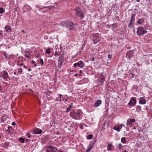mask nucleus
Returning <instances> with one entry per match:
<instances>
[{
	"label": "nucleus",
	"instance_id": "0e129e2a",
	"mask_svg": "<svg viewBox=\"0 0 152 152\" xmlns=\"http://www.w3.org/2000/svg\"><path fill=\"white\" fill-rule=\"evenodd\" d=\"M79 75L81 76V75H80V74H79Z\"/></svg>",
	"mask_w": 152,
	"mask_h": 152
},
{
	"label": "nucleus",
	"instance_id": "f03ea898",
	"mask_svg": "<svg viewBox=\"0 0 152 152\" xmlns=\"http://www.w3.org/2000/svg\"><path fill=\"white\" fill-rule=\"evenodd\" d=\"M135 17V14L133 13H132L130 19L128 24V28L130 29L134 27Z\"/></svg>",
	"mask_w": 152,
	"mask_h": 152
},
{
	"label": "nucleus",
	"instance_id": "ddd939ff",
	"mask_svg": "<svg viewBox=\"0 0 152 152\" xmlns=\"http://www.w3.org/2000/svg\"><path fill=\"white\" fill-rule=\"evenodd\" d=\"M138 24L142 25L144 23V19L143 18H142L139 19L137 22Z\"/></svg>",
	"mask_w": 152,
	"mask_h": 152
},
{
	"label": "nucleus",
	"instance_id": "37998d69",
	"mask_svg": "<svg viewBox=\"0 0 152 152\" xmlns=\"http://www.w3.org/2000/svg\"><path fill=\"white\" fill-rule=\"evenodd\" d=\"M12 125H15V122H13L12 123Z\"/></svg>",
	"mask_w": 152,
	"mask_h": 152
},
{
	"label": "nucleus",
	"instance_id": "13d9d810",
	"mask_svg": "<svg viewBox=\"0 0 152 152\" xmlns=\"http://www.w3.org/2000/svg\"><path fill=\"white\" fill-rule=\"evenodd\" d=\"M25 7H30L28 6H25Z\"/></svg>",
	"mask_w": 152,
	"mask_h": 152
},
{
	"label": "nucleus",
	"instance_id": "e2e57ef3",
	"mask_svg": "<svg viewBox=\"0 0 152 152\" xmlns=\"http://www.w3.org/2000/svg\"><path fill=\"white\" fill-rule=\"evenodd\" d=\"M92 61H94V59H92Z\"/></svg>",
	"mask_w": 152,
	"mask_h": 152
},
{
	"label": "nucleus",
	"instance_id": "c03bdc74",
	"mask_svg": "<svg viewBox=\"0 0 152 152\" xmlns=\"http://www.w3.org/2000/svg\"><path fill=\"white\" fill-rule=\"evenodd\" d=\"M24 34H25V31L24 30H22L21 31Z\"/></svg>",
	"mask_w": 152,
	"mask_h": 152
},
{
	"label": "nucleus",
	"instance_id": "0eeeda50",
	"mask_svg": "<svg viewBox=\"0 0 152 152\" xmlns=\"http://www.w3.org/2000/svg\"><path fill=\"white\" fill-rule=\"evenodd\" d=\"M1 77L5 80H6L9 78L8 73L7 71H4L1 73Z\"/></svg>",
	"mask_w": 152,
	"mask_h": 152
},
{
	"label": "nucleus",
	"instance_id": "a211bd4d",
	"mask_svg": "<svg viewBox=\"0 0 152 152\" xmlns=\"http://www.w3.org/2000/svg\"><path fill=\"white\" fill-rule=\"evenodd\" d=\"M135 121V120L134 119H130L129 121V120L127 121V125L131 124L132 122H134Z\"/></svg>",
	"mask_w": 152,
	"mask_h": 152
},
{
	"label": "nucleus",
	"instance_id": "338daca9",
	"mask_svg": "<svg viewBox=\"0 0 152 152\" xmlns=\"http://www.w3.org/2000/svg\"><path fill=\"white\" fill-rule=\"evenodd\" d=\"M65 96H67V95H65Z\"/></svg>",
	"mask_w": 152,
	"mask_h": 152
},
{
	"label": "nucleus",
	"instance_id": "7c9ffc66",
	"mask_svg": "<svg viewBox=\"0 0 152 152\" xmlns=\"http://www.w3.org/2000/svg\"><path fill=\"white\" fill-rule=\"evenodd\" d=\"M4 9L2 8H0V13H2L4 12Z\"/></svg>",
	"mask_w": 152,
	"mask_h": 152
},
{
	"label": "nucleus",
	"instance_id": "c9c22d12",
	"mask_svg": "<svg viewBox=\"0 0 152 152\" xmlns=\"http://www.w3.org/2000/svg\"><path fill=\"white\" fill-rule=\"evenodd\" d=\"M70 110V108L69 107H68L67 108V110L66 111V112H68L69 110Z\"/></svg>",
	"mask_w": 152,
	"mask_h": 152
},
{
	"label": "nucleus",
	"instance_id": "c756f323",
	"mask_svg": "<svg viewBox=\"0 0 152 152\" xmlns=\"http://www.w3.org/2000/svg\"><path fill=\"white\" fill-rule=\"evenodd\" d=\"M18 72L20 73V74H21L22 72L23 69L21 68H19L18 69Z\"/></svg>",
	"mask_w": 152,
	"mask_h": 152
},
{
	"label": "nucleus",
	"instance_id": "5701e85b",
	"mask_svg": "<svg viewBox=\"0 0 152 152\" xmlns=\"http://www.w3.org/2000/svg\"><path fill=\"white\" fill-rule=\"evenodd\" d=\"M104 77L103 76V75H101L100 77V81L102 83L104 81Z\"/></svg>",
	"mask_w": 152,
	"mask_h": 152
},
{
	"label": "nucleus",
	"instance_id": "7ed1b4c3",
	"mask_svg": "<svg viewBox=\"0 0 152 152\" xmlns=\"http://www.w3.org/2000/svg\"><path fill=\"white\" fill-rule=\"evenodd\" d=\"M147 32L146 29L143 27L139 26L137 28V34L139 36H143V34H146Z\"/></svg>",
	"mask_w": 152,
	"mask_h": 152
},
{
	"label": "nucleus",
	"instance_id": "e433bc0d",
	"mask_svg": "<svg viewBox=\"0 0 152 152\" xmlns=\"http://www.w3.org/2000/svg\"><path fill=\"white\" fill-rule=\"evenodd\" d=\"M108 57L109 58V59H110L112 58V56L110 55H108Z\"/></svg>",
	"mask_w": 152,
	"mask_h": 152
},
{
	"label": "nucleus",
	"instance_id": "1a4fd4ad",
	"mask_svg": "<svg viewBox=\"0 0 152 152\" xmlns=\"http://www.w3.org/2000/svg\"><path fill=\"white\" fill-rule=\"evenodd\" d=\"M136 99L132 98L128 103V104L130 106L132 107L136 104Z\"/></svg>",
	"mask_w": 152,
	"mask_h": 152
},
{
	"label": "nucleus",
	"instance_id": "6e6552de",
	"mask_svg": "<svg viewBox=\"0 0 152 152\" xmlns=\"http://www.w3.org/2000/svg\"><path fill=\"white\" fill-rule=\"evenodd\" d=\"M133 53V52L132 50L127 51L126 53V57L127 58V59H129L130 60L132 58Z\"/></svg>",
	"mask_w": 152,
	"mask_h": 152
},
{
	"label": "nucleus",
	"instance_id": "f8f14e48",
	"mask_svg": "<svg viewBox=\"0 0 152 152\" xmlns=\"http://www.w3.org/2000/svg\"><path fill=\"white\" fill-rule=\"evenodd\" d=\"M33 132L34 134H40L42 133V131L40 129L37 128L33 131Z\"/></svg>",
	"mask_w": 152,
	"mask_h": 152
},
{
	"label": "nucleus",
	"instance_id": "6ab92c4d",
	"mask_svg": "<svg viewBox=\"0 0 152 152\" xmlns=\"http://www.w3.org/2000/svg\"><path fill=\"white\" fill-rule=\"evenodd\" d=\"M113 147L112 145L111 144H109L107 146V150L108 151H112V147Z\"/></svg>",
	"mask_w": 152,
	"mask_h": 152
},
{
	"label": "nucleus",
	"instance_id": "a19ab883",
	"mask_svg": "<svg viewBox=\"0 0 152 152\" xmlns=\"http://www.w3.org/2000/svg\"><path fill=\"white\" fill-rule=\"evenodd\" d=\"M77 66V63H75L74 64V66L75 67H76Z\"/></svg>",
	"mask_w": 152,
	"mask_h": 152
},
{
	"label": "nucleus",
	"instance_id": "bf43d9fd",
	"mask_svg": "<svg viewBox=\"0 0 152 152\" xmlns=\"http://www.w3.org/2000/svg\"><path fill=\"white\" fill-rule=\"evenodd\" d=\"M28 139H27L26 140V142L28 141Z\"/></svg>",
	"mask_w": 152,
	"mask_h": 152
},
{
	"label": "nucleus",
	"instance_id": "cd10ccee",
	"mask_svg": "<svg viewBox=\"0 0 152 152\" xmlns=\"http://www.w3.org/2000/svg\"><path fill=\"white\" fill-rule=\"evenodd\" d=\"M19 140L21 143H23L24 142L25 140L24 139L20 137L19 138Z\"/></svg>",
	"mask_w": 152,
	"mask_h": 152
},
{
	"label": "nucleus",
	"instance_id": "8fccbe9b",
	"mask_svg": "<svg viewBox=\"0 0 152 152\" xmlns=\"http://www.w3.org/2000/svg\"><path fill=\"white\" fill-rule=\"evenodd\" d=\"M23 67H24V68H25V69H26V68H27V66H25V65H24V66H23Z\"/></svg>",
	"mask_w": 152,
	"mask_h": 152
},
{
	"label": "nucleus",
	"instance_id": "052dcab7",
	"mask_svg": "<svg viewBox=\"0 0 152 152\" xmlns=\"http://www.w3.org/2000/svg\"><path fill=\"white\" fill-rule=\"evenodd\" d=\"M80 72L81 73L82 72V71H80Z\"/></svg>",
	"mask_w": 152,
	"mask_h": 152
},
{
	"label": "nucleus",
	"instance_id": "de8ad7c7",
	"mask_svg": "<svg viewBox=\"0 0 152 152\" xmlns=\"http://www.w3.org/2000/svg\"><path fill=\"white\" fill-rule=\"evenodd\" d=\"M34 65L35 66V67H36L37 66V65L36 63H35V64H34Z\"/></svg>",
	"mask_w": 152,
	"mask_h": 152
},
{
	"label": "nucleus",
	"instance_id": "473e14b6",
	"mask_svg": "<svg viewBox=\"0 0 152 152\" xmlns=\"http://www.w3.org/2000/svg\"><path fill=\"white\" fill-rule=\"evenodd\" d=\"M40 63L42 65L44 63L42 59L41 58L40 59Z\"/></svg>",
	"mask_w": 152,
	"mask_h": 152
},
{
	"label": "nucleus",
	"instance_id": "a878e982",
	"mask_svg": "<svg viewBox=\"0 0 152 152\" xmlns=\"http://www.w3.org/2000/svg\"><path fill=\"white\" fill-rule=\"evenodd\" d=\"M93 136L92 134H89L88 135L87 137L88 139H90L92 138Z\"/></svg>",
	"mask_w": 152,
	"mask_h": 152
},
{
	"label": "nucleus",
	"instance_id": "4c0bfd02",
	"mask_svg": "<svg viewBox=\"0 0 152 152\" xmlns=\"http://www.w3.org/2000/svg\"><path fill=\"white\" fill-rule=\"evenodd\" d=\"M134 75L133 74H131V78H133L134 77Z\"/></svg>",
	"mask_w": 152,
	"mask_h": 152
},
{
	"label": "nucleus",
	"instance_id": "680f3d73",
	"mask_svg": "<svg viewBox=\"0 0 152 152\" xmlns=\"http://www.w3.org/2000/svg\"><path fill=\"white\" fill-rule=\"evenodd\" d=\"M36 7H37V8H38V6H37H37H36Z\"/></svg>",
	"mask_w": 152,
	"mask_h": 152
},
{
	"label": "nucleus",
	"instance_id": "423d86ee",
	"mask_svg": "<svg viewBox=\"0 0 152 152\" xmlns=\"http://www.w3.org/2000/svg\"><path fill=\"white\" fill-rule=\"evenodd\" d=\"M80 113L78 112L77 113H70L71 116L72 117V118L75 119H79L80 118Z\"/></svg>",
	"mask_w": 152,
	"mask_h": 152
},
{
	"label": "nucleus",
	"instance_id": "c85d7f7f",
	"mask_svg": "<svg viewBox=\"0 0 152 152\" xmlns=\"http://www.w3.org/2000/svg\"><path fill=\"white\" fill-rule=\"evenodd\" d=\"M60 55V54L59 52H57V51L55 52V54H54V55L55 56H59Z\"/></svg>",
	"mask_w": 152,
	"mask_h": 152
},
{
	"label": "nucleus",
	"instance_id": "72a5a7b5",
	"mask_svg": "<svg viewBox=\"0 0 152 152\" xmlns=\"http://www.w3.org/2000/svg\"><path fill=\"white\" fill-rule=\"evenodd\" d=\"M4 55L5 56V57L7 58L9 57V56L6 53H4Z\"/></svg>",
	"mask_w": 152,
	"mask_h": 152
},
{
	"label": "nucleus",
	"instance_id": "6e6d98bb",
	"mask_svg": "<svg viewBox=\"0 0 152 152\" xmlns=\"http://www.w3.org/2000/svg\"><path fill=\"white\" fill-rule=\"evenodd\" d=\"M61 96H62V95H61V94H60V95L59 96H60V98H61Z\"/></svg>",
	"mask_w": 152,
	"mask_h": 152
},
{
	"label": "nucleus",
	"instance_id": "f257e3e1",
	"mask_svg": "<svg viewBox=\"0 0 152 152\" xmlns=\"http://www.w3.org/2000/svg\"><path fill=\"white\" fill-rule=\"evenodd\" d=\"M61 25L68 28L70 30H72L74 28V25L73 22L67 20L63 21L61 23Z\"/></svg>",
	"mask_w": 152,
	"mask_h": 152
},
{
	"label": "nucleus",
	"instance_id": "412c9836",
	"mask_svg": "<svg viewBox=\"0 0 152 152\" xmlns=\"http://www.w3.org/2000/svg\"><path fill=\"white\" fill-rule=\"evenodd\" d=\"M136 110L137 112H139L141 110V107L140 105H137L136 107Z\"/></svg>",
	"mask_w": 152,
	"mask_h": 152
},
{
	"label": "nucleus",
	"instance_id": "69168bd1",
	"mask_svg": "<svg viewBox=\"0 0 152 152\" xmlns=\"http://www.w3.org/2000/svg\"><path fill=\"white\" fill-rule=\"evenodd\" d=\"M57 134H59V133H58V132H57Z\"/></svg>",
	"mask_w": 152,
	"mask_h": 152
},
{
	"label": "nucleus",
	"instance_id": "f704fd0d",
	"mask_svg": "<svg viewBox=\"0 0 152 152\" xmlns=\"http://www.w3.org/2000/svg\"><path fill=\"white\" fill-rule=\"evenodd\" d=\"M63 61H60V62H58L59 63V64H60V67L62 65V63H63Z\"/></svg>",
	"mask_w": 152,
	"mask_h": 152
},
{
	"label": "nucleus",
	"instance_id": "ea45409f",
	"mask_svg": "<svg viewBox=\"0 0 152 152\" xmlns=\"http://www.w3.org/2000/svg\"><path fill=\"white\" fill-rule=\"evenodd\" d=\"M121 146V143H120L118 145V147L120 148Z\"/></svg>",
	"mask_w": 152,
	"mask_h": 152
},
{
	"label": "nucleus",
	"instance_id": "603ef678",
	"mask_svg": "<svg viewBox=\"0 0 152 152\" xmlns=\"http://www.w3.org/2000/svg\"><path fill=\"white\" fill-rule=\"evenodd\" d=\"M136 1H137V2H140V0H136Z\"/></svg>",
	"mask_w": 152,
	"mask_h": 152
},
{
	"label": "nucleus",
	"instance_id": "4be33fe9",
	"mask_svg": "<svg viewBox=\"0 0 152 152\" xmlns=\"http://www.w3.org/2000/svg\"><path fill=\"white\" fill-rule=\"evenodd\" d=\"M58 62H60V61H64V56L63 55H61V56L59 57V59H58Z\"/></svg>",
	"mask_w": 152,
	"mask_h": 152
},
{
	"label": "nucleus",
	"instance_id": "dca6fc26",
	"mask_svg": "<svg viewBox=\"0 0 152 152\" xmlns=\"http://www.w3.org/2000/svg\"><path fill=\"white\" fill-rule=\"evenodd\" d=\"M77 63L78 66L80 68H83L85 64L83 62L81 61H79Z\"/></svg>",
	"mask_w": 152,
	"mask_h": 152
},
{
	"label": "nucleus",
	"instance_id": "5fc2aeb1",
	"mask_svg": "<svg viewBox=\"0 0 152 152\" xmlns=\"http://www.w3.org/2000/svg\"><path fill=\"white\" fill-rule=\"evenodd\" d=\"M10 128H11V126H8V129H9Z\"/></svg>",
	"mask_w": 152,
	"mask_h": 152
},
{
	"label": "nucleus",
	"instance_id": "4d7b16f0",
	"mask_svg": "<svg viewBox=\"0 0 152 152\" xmlns=\"http://www.w3.org/2000/svg\"><path fill=\"white\" fill-rule=\"evenodd\" d=\"M28 138H29L31 136L30 135L28 136Z\"/></svg>",
	"mask_w": 152,
	"mask_h": 152
},
{
	"label": "nucleus",
	"instance_id": "4468645a",
	"mask_svg": "<svg viewBox=\"0 0 152 152\" xmlns=\"http://www.w3.org/2000/svg\"><path fill=\"white\" fill-rule=\"evenodd\" d=\"M121 129V125H118L115 126V130L117 131L118 132H119Z\"/></svg>",
	"mask_w": 152,
	"mask_h": 152
},
{
	"label": "nucleus",
	"instance_id": "39448f33",
	"mask_svg": "<svg viewBox=\"0 0 152 152\" xmlns=\"http://www.w3.org/2000/svg\"><path fill=\"white\" fill-rule=\"evenodd\" d=\"M45 151H47L48 152H56L57 149L55 147H52L51 146H46L44 148Z\"/></svg>",
	"mask_w": 152,
	"mask_h": 152
},
{
	"label": "nucleus",
	"instance_id": "f3484780",
	"mask_svg": "<svg viewBox=\"0 0 152 152\" xmlns=\"http://www.w3.org/2000/svg\"><path fill=\"white\" fill-rule=\"evenodd\" d=\"M5 29L6 31L8 32H10L12 31V29L8 25H6L5 26Z\"/></svg>",
	"mask_w": 152,
	"mask_h": 152
},
{
	"label": "nucleus",
	"instance_id": "a18cd8bd",
	"mask_svg": "<svg viewBox=\"0 0 152 152\" xmlns=\"http://www.w3.org/2000/svg\"><path fill=\"white\" fill-rule=\"evenodd\" d=\"M23 64H22V63H21V64H20V66H23Z\"/></svg>",
	"mask_w": 152,
	"mask_h": 152
},
{
	"label": "nucleus",
	"instance_id": "bb28decb",
	"mask_svg": "<svg viewBox=\"0 0 152 152\" xmlns=\"http://www.w3.org/2000/svg\"><path fill=\"white\" fill-rule=\"evenodd\" d=\"M46 52L47 54H50L51 53V52L50 51V49L48 48V49H47L46 51Z\"/></svg>",
	"mask_w": 152,
	"mask_h": 152
},
{
	"label": "nucleus",
	"instance_id": "79ce46f5",
	"mask_svg": "<svg viewBox=\"0 0 152 152\" xmlns=\"http://www.w3.org/2000/svg\"><path fill=\"white\" fill-rule=\"evenodd\" d=\"M25 56L27 58H29L30 57L28 56L27 55H25Z\"/></svg>",
	"mask_w": 152,
	"mask_h": 152
},
{
	"label": "nucleus",
	"instance_id": "49530a36",
	"mask_svg": "<svg viewBox=\"0 0 152 152\" xmlns=\"http://www.w3.org/2000/svg\"><path fill=\"white\" fill-rule=\"evenodd\" d=\"M120 125H122V126H125V125L124 124H120Z\"/></svg>",
	"mask_w": 152,
	"mask_h": 152
},
{
	"label": "nucleus",
	"instance_id": "2f4dec72",
	"mask_svg": "<svg viewBox=\"0 0 152 152\" xmlns=\"http://www.w3.org/2000/svg\"><path fill=\"white\" fill-rule=\"evenodd\" d=\"M119 20V18L118 16H116L115 17V20L118 21Z\"/></svg>",
	"mask_w": 152,
	"mask_h": 152
},
{
	"label": "nucleus",
	"instance_id": "864d4df0",
	"mask_svg": "<svg viewBox=\"0 0 152 152\" xmlns=\"http://www.w3.org/2000/svg\"><path fill=\"white\" fill-rule=\"evenodd\" d=\"M28 70L29 71H31V69H28Z\"/></svg>",
	"mask_w": 152,
	"mask_h": 152
},
{
	"label": "nucleus",
	"instance_id": "9d476101",
	"mask_svg": "<svg viewBox=\"0 0 152 152\" xmlns=\"http://www.w3.org/2000/svg\"><path fill=\"white\" fill-rule=\"evenodd\" d=\"M99 34L96 33L94 36L93 42L94 44H95L97 43L99 41Z\"/></svg>",
	"mask_w": 152,
	"mask_h": 152
},
{
	"label": "nucleus",
	"instance_id": "20e7f679",
	"mask_svg": "<svg viewBox=\"0 0 152 152\" xmlns=\"http://www.w3.org/2000/svg\"><path fill=\"white\" fill-rule=\"evenodd\" d=\"M74 10L75 11L76 15L81 19H83L84 17V15L81 10L79 7H77Z\"/></svg>",
	"mask_w": 152,
	"mask_h": 152
},
{
	"label": "nucleus",
	"instance_id": "b1692460",
	"mask_svg": "<svg viewBox=\"0 0 152 152\" xmlns=\"http://www.w3.org/2000/svg\"><path fill=\"white\" fill-rule=\"evenodd\" d=\"M151 39V37L150 36V35H146L145 37V39L147 40H150V39Z\"/></svg>",
	"mask_w": 152,
	"mask_h": 152
},
{
	"label": "nucleus",
	"instance_id": "09e8293b",
	"mask_svg": "<svg viewBox=\"0 0 152 152\" xmlns=\"http://www.w3.org/2000/svg\"><path fill=\"white\" fill-rule=\"evenodd\" d=\"M75 76H78V74H75V75H74Z\"/></svg>",
	"mask_w": 152,
	"mask_h": 152
},
{
	"label": "nucleus",
	"instance_id": "774afa93",
	"mask_svg": "<svg viewBox=\"0 0 152 152\" xmlns=\"http://www.w3.org/2000/svg\"><path fill=\"white\" fill-rule=\"evenodd\" d=\"M29 134V133H28L27 134Z\"/></svg>",
	"mask_w": 152,
	"mask_h": 152
},
{
	"label": "nucleus",
	"instance_id": "aec40b11",
	"mask_svg": "<svg viewBox=\"0 0 152 152\" xmlns=\"http://www.w3.org/2000/svg\"><path fill=\"white\" fill-rule=\"evenodd\" d=\"M121 141L122 143L126 144L127 142L126 138L125 137H122L121 139Z\"/></svg>",
	"mask_w": 152,
	"mask_h": 152
},
{
	"label": "nucleus",
	"instance_id": "3c124183",
	"mask_svg": "<svg viewBox=\"0 0 152 152\" xmlns=\"http://www.w3.org/2000/svg\"><path fill=\"white\" fill-rule=\"evenodd\" d=\"M72 106L71 105H69L68 107H69L70 108V109L72 107Z\"/></svg>",
	"mask_w": 152,
	"mask_h": 152
},
{
	"label": "nucleus",
	"instance_id": "58836bf2",
	"mask_svg": "<svg viewBox=\"0 0 152 152\" xmlns=\"http://www.w3.org/2000/svg\"><path fill=\"white\" fill-rule=\"evenodd\" d=\"M31 63L33 64H34L36 63V62L32 60L31 61Z\"/></svg>",
	"mask_w": 152,
	"mask_h": 152
},
{
	"label": "nucleus",
	"instance_id": "393cba45",
	"mask_svg": "<svg viewBox=\"0 0 152 152\" xmlns=\"http://www.w3.org/2000/svg\"><path fill=\"white\" fill-rule=\"evenodd\" d=\"M92 145H90L88 147L87 149V151H89L92 149Z\"/></svg>",
	"mask_w": 152,
	"mask_h": 152
},
{
	"label": "nucleus",
	"instance_id": "2eb2a0df",
	"mask_svg": "<svg viewBox=\"0 0 152 152\" xmlns=\"http://www.w3.org/2000/svg\"><path fill=\"white\" fill-rule=\"evenodd\" d=\"M101 103L102 101L101 100H98L95 103L94 106L95 107H97L99 106Z\"/></svg>",
	"mask_w": 152,
	"mask_h": 152
},
{
	"label": "nucleus",
	"instance_id": "9b49d317",
	"mask_svg": "<svg viewBox=\"0 0 152 152\" xmlns=\"http://www.w3.org/2000/svg\"><path fill=\"white\" fill-rule=\"evenodd\" d=\"M139 103L140 104H145L146 103V100L144 97H140L139 100Z\"/></svg>",
	"mask_w": 152,
	"mask_h": 152
}]
</instances>
